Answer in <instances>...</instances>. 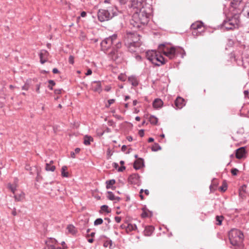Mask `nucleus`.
<instances>
[{
  "label": "nucleus",
  "instance_id": "obj_43",
  "mask_svg": "<svg viewBox=\"0 0 249 249\" xmlns=\"http://www.w3.org/2000/svg\"><path fill=\"white\" fill-rule=\"evenodd\" d=\"M56 242H57V241L55 239H54L53 238H49L45 242L46 244H48V243L54 244V243H55Z\"/></svg>",
  "mask_w": 249,
  "mask_h": 249
},
{
  "label": "nucleus",
  "instance_id": "obj_39",
  "mask_svg": "<svg viewBox=\"0 0 249 249\" xmlns=\"http://www.w3.org/2000/svg\"><path fill=\"white\" fill-rule=\"evenodd\" d=\"M101 210L106 212L107 213H109L111 212V210L109 209L108 206L106 205H103L101 207Z\"/></svg>",
  "mask_w": 249,
  "mask_h": 249
},
{
  "label": "nucleus",
  "instance_id": "obj_62",
  "mask_svg": "<svg viewBox=\"0 0 249 249\" xmlns=\"http://www.w3.org/2000/svg\"><path fill=\"white\" fill-rule=\"evenodd\" d=\"M40 84H38L36 85V92L37 93H40Z\"/></svg>",
  "mask_w": 249,
  "mask_h": 249
},
{
  "label": "nucleus",
  "instance_id": "obj_59",
  "mask_svg": "<svg viewBox=\"0 0 249 249\" xmlns=\"http://www.w3.org/2000/svg\"><path fill=\"white\" fill-rule=\"evenodd\" d=\"M29 88V85L28 84H25L24 86L22 87V89L27 90Z\"/></svg>",
  "mask_w": 249,
  "mask_h": 249
},
{
  "label": "nucleus",
  "instance_id": "obj_12",
  "mask_svg": "<svg viewBox=\"0 0 249 249\" xmlns=\"http://www.w3.org/2000/svg\"><path fill=\"white\" fill-rule=\"evenodd\" d=\"M247 151L245 147H241L235 150V157L238 159H241L246 157Z\"/></svg>",
  "mask_w": 249,
  "mask_h": 249
},
{
  "label": "nucleus",
  "instance_id": "obj_15",
  "mask_svg": "<svg viewBox=\"0 0 249 249\" xmlns=\"http://www.w3.org/2000/svg\"><path fill=\"white\" fill-rule=\"evenodd\" d=\"M49 53L46 50H41L39 53L40 62L41 64H44L47 61V57Z\"/></svg>",
  "mask_w": 249,
  "mask_h": 249
},
{
  "label": "nucleus",
  "instance_id": "obj_56",
  "mask_svg": "<svg viewBox=\"0 0 249 249\" xmlns=\"http://www.w3.org/2000/svg\"><path fill=\"white\" fill-rule=\"evenodd\" d=\"M115 101L114 99H109L108 100V106H107V107H109L111 104H113Z\"/></svg>",
  "mask_w": 249,
  "mask_h": 249
},
{
  "label": "nucleus",
  "instance_id": "obj_16",
  "mask_svg": "<svg viewBox=\"0 0 249 249\" xmlns=\"http://www.w3.org/2000/svg\"><path fill=\"white\" fill-rule=\"evenodd\" d=\"M92 89L95 92L100 93L102 91V87L100 81H95L92 82Z\"/></svg>",
  "mask_w": 249,
  "mask_h": 249
},
{
  "label": "nucleus",
  "instance_id": "obj_63",
  "mask_svg": "<svg viewBox=\"0 0 249 249\" xmlns=\"http://www.w3.org/2000/svg\"><path fill=\"white\" fill-rule=\"evenodd\" d=\"M47 245L48 246V249H56L54 245H51L50 243H48Z\"/></svg>",
  "mask_w": 249,
  "mask_h": 249
},
{
  "label": "nucleus",
  "instance_id": "obj_7",
  "mask_svg": "<svg viewBox=\"0 0 249 249\" xmlns=\"http://www.w3.org/2000/svg\"><path fill=\"white\" fill-rule=\"evenodd\" d=\"M229 238L232 245L239 246L244 239V234H229Z\"/></svg>",
  "mask_w": 249,
  "mask_h": 249
},
{
  "label": "nucleus",
  "instance_id": "obj_18",
  "mask_svg": "<svg viewBox=\"0 0 249 249\" xmlns=\"http://www.w3.org/2000/svg\"><path fill=\"white\" fill-rule=\"evenodd\" d=\"M203 26V23L202 21H197L191 25V29L192 30H197L200 31Z\"/></svg>",
  "mask_w": 249,
  "mask_h": 249
},
{
  "label": "nucleus",
  "instance_id": "obj_14",
  "mask_svg": "<svg viewBox=\"0 0 249 249\" xmlns=\"http://www.w3.org/2000/svg\"><path fill=\"white\" fill-rule=\"evenodd\" d=\"M230 57L231 61H232V59H233L234 61L237 63L238 65H239V66H243L244 65L243 58L241 57V59H238L237 57V56L234 52H231L230 54Z\"/></svg>",
  "mask_w": 249,
  "mask_h": 249
},
{
  "label": "nucleus",
  "instance_id": "obj_2",
  "mask_svg": "<svg viewBox=\"0 0 249 249\" xmlns=\"http://www.w3.org/2000/svg\"><path fill=\"white\" fill-rule=\"evenodd\" d=\"M168 43H164L159 45V50L170 59H174L178 54L181 55L182 58L185 55L186 53L182 48H177L174 46H170Z\"/></svg>",
  "mask_w": 249,
  "mask_h": 249
},
{
  "label": "nucleus",
  "instance_id": "obj_32",
  "mask_svg": "<svg viewBox=\"0 0 249 249\" xmlns=\"http://www.w3.org/2000/svg\"><path fill=\"white\" fill-rule=\"evenodd\" d=\"M66 170H67V167L66 166H63L61 168V176L63 177L67 178L69 177V173L66 172Z\"/></svg>",
  "mask_w": 249,
  "mask_h": 249
},
{
  "label": "nucleus",
  "instance_id": "obj_55",
  "mask_svg": "<svg viewBox=\"0 0 249 249\" xmlns=\"http://www.w3.org/2000/svg\"><path fill=\"white\" fill-rule=\"evenodd\" d=\"M69 62L71 64H73L74 63V57L73 56L70 55L69 56Z\"/></svg>",
  "mask_w": 249,
  "mask_h": 249
},
{
  "label": "nucleus",
  "instance_id": "obj_24",
  "mask_svg": "<svg viewBox=\"0 0 249 249\" xmlns=\"http://www.w3.org/2000/svg\"><path fill=\"white\" fill-rule=\"evenodd\" d=\"M218 185V182L215 178L212 180V184L210 186V189L211 192H214L216 190Z\"/></svg>",
  "mask_w": 249,
  "mask_h": 249
},
{
  "label": "nucleus",
  "instance_id": "obj_38",
  "mask_svg": "<svg viewBox=\"0 0 249 249\" xmlns=\"http://www.w3.org/2000/svg\"><path fill=\"white\" fill-rule=\"evenodd\" d=\"M107 197L109 200H115V196H114V194L112 192L108 191L107 192Z\"/></svg>",
  "mask_w": 249,
  "mask_h": 249
},
{
  "label": "nucleus",
  "instance_id": "obj_1",
  "mask_svg": "<svg viewBox=\"0 0 249 249\" xmlns=\"http://www.w3.org/2000/svg\"><path fill=\"white\" fill-rule=\"evenodd\" d=\"M149 11H150L149 8ZM149 18L150 11L148 12L146 8H142L135 11L130 20V24L134 28L139 29L147 24Z\"/></svg>",
  "mask_w": 249,
  "mask_h": 249
},
{
  "label": "nucleus",
  "instance_id": "obj_60",
  "mask_svg": "<svg viewBox=\"0 0 249 249\" xmlns=\"http://www.w3.org/2000/svg\"><path fill=\"white\" fill-rule=\"evenodd\" d=\"M125 169V167L124 166H122L120 167H119L118 169V171L121 172H123Z\"/></svg>",
  "mask_w": 249,
  "mask_h": 249
},
{
  "label": "nucleus",
  "instance_id": "obj_4",
  "mask_svg": "<svg viewBox=\"0 0 249 249\" xmlns=\"http://www.w3.org/2000/svg\"><path fill=\"white\" fill-rule=\"evenodd\" d=\"M116 9L110 10L99 9L97 12L98 19L100 22L108 21L117 15Z\"/></svg>",
  "mask_w": 249,
  "mask_h": 249
},
{
  "label": "nucleus",
  "instance_id": "obj_11",
  "mask_svg": "<svg viewBox=\"0 0 249 249\" xmlns=\"http://www.w3.org/2000/svg\"><path fill=\"white\" fill-rule=\"evenodd\" d=\"M174 107L177 109H181L185 105V101L183 98L178 96L174 101Z\"/></svg>",
  "mask_w": 249,
  "mask_h": 249
},
{
  "label": "nucleus",
  "instance_id": "obj_53",
  "mask_svg": "<svg viewBox=\"0 0 249 249\" xmlns=\"http://www.w3.org/2000/svg\"><path fill=\"white\" fill-rule=\"evenodd\" d=\"M42 179V176H41L40 175L39 172L38 171H37V177H36V181H39Z\"/></svg>",
  "mask_w": 249,
  "mask_h": 249
},
{
  "label": "nucleus",
  "instance_id": "obj_52",
  "mask_svg": "<svg viewBox=\"0 0 249 249\" xmlns=\"http://www.w3.org/2000/svg\"><path fill=\"white\" fill-rule=\"evenodd\" d=\"M244 15H246L247 14V16L249 18V8L246 9L244 11H240Z\"/></svg>",
  "mask_w": 249,
  "mask_h": 249
},
{
  "label": "nucleus",
  "instance_id": "obj_46",
  "mask_svg": "<svg viewBox=\"0 0 249 249\" xmlns=\"http://www.w3.org/2000/svg\"><path fill=\"white\" fill-rule=\"evenodd\" d=\"M82 222L84 223V224L85 225V228H82L81 229V231L84 232V231L85 230L86 231L87 233H88L89 232L90 229L89 228H87V223L86 222V221Z\"/></svg>",
  "mask_w": 249,
  "mask_h": 249
},
{
  "label": "nucleus",
  "instance_id": "obj_44",
  "mask_svg": "<svg viewBox=\"0 0 249 249\" xmlns=\"http://www.w3.org/2000/svg\"><path fill=\"white\" fill-rule=\"evenodd\" d=\"M103 219L101 218H99L96 219L94 221V225L97 226V225L102 224L103 223Z\"/></svg>",
  "mask_w": 249,
  "mask_h": 249
},
{
  "label": "nucleus",
  "instance_id": "obj_27",
  "mask_svg": "<svg viewBox=\"0 0 249 249\" xmlns=\"http://www.w3.org/2000/svg\"><path fill=\"white\" fill-rule=\"evenodd\" d=\"M224 219V217L223 215H217L215 217L216 224L218 226L222 225L223 220Z\"/></svg>",
  "mask_w": 249,
  "mask_h": 249
},
{
  "label": "nucleus",
  "instance_id": "obj_57",
  "mask_svg": "<svg viewBox=\"0 0 249 249\" xmlns=\"http://www.w3.org/2000/svg\"><path fill=\"white\" fill-rule=\"evenodd\" d=\"M25 168L26 170L30 171L31 174H33V172H32L33 169L30 166V165H26Z\"/></svg>",
  "mask_w": 249,
  "mask_h": 249
},
{
  "label": "nucleus",
  "instance_id": "obj_30",
  "mask_svg": "<svg viewBox=\"0 0 249 249\" xmlns=\"http://www.w3.org/2000/svg\"><path fill=\"white\" fill-rule=\"evenodd\" d=\"M93 141V139L91 136L86 135L84 137V143L86 145H88L90 144V142Z\"/></svg>",
  "mask_w": 249,
  "mask_h": 249
},
{
  "label": "nucleus",
  "instance_id": "obj_47",
  "mask_svg": "<svg viewBox=\"0 0 249 249\" xmlns=\"http://www.w3.org/2000/svg\"><path fill=\"white\" fill-rule=\"evenodd\" d=\"M192 34L193 36H198L201 34V32L203 31V30H192Z\"/></svg>",
  "mask_w": 249,
  "mask_h": 249
},
{
  "label": "nucleus",
  "instance_id": "obj_10",
  "mask_svg": "<svg viewBox=\"0 0 249 249\" xmlns=\"http://www.w3.org/2000/svg\"><path fill=\"white\" fill-rule=\"evenodd\" d=\"M128 181L130 184L139 185L141 181L138 174H132L128 178Z\"/></svg>",
  "mask_w": 249,
  "mask_h": 249
},
{
  "label": "nucleus",
  "instance_id": "obj_40",
  "mask_svg": "<svg viewBox=\"0 0 249 249\" xmlns=\"http://www.w3.org/2000/svg\"><path fill=\"white\" fill-rule=\"evenodd\" d=\"M228 233H243L242 231H241L240 230H239L238 229L236 228H233L231 229Z\"/></svg>",
  "mask_w": 249,
  "mask_h": 249
},
{
  "label": "nucleus",
  "instance_id": "obj_25",
  "mask_svg": "<svg viewBox=\"0 0 249 249\" xmlns=\"http://www.w3.org/2000/svg\"><path fill=\"white\" fill-rule=\"evenodd\" d=\"M140 47H136L135 45L131 44H128V51L131 53H135L137 51Z\"/></svg>",
  "mask_w": 249,
  "mask_h": 249
},
{
  "label": "nucleus",
  "instance_id": "obj_37",
  "mask_svg": "<svg viewBox=\"0 0 249 249\" xmlns=\"http://www.w3.org/2000/svg\"><path fill=\"white\" fill-rule=\"evenodd\" d=\"M95 234H86V238L89 243H92L94 241L93 238Z\"/></svg>",
  "mask_w": 249,
  "mask_h": 249
},
{
  "label": "nucleus",
  "instance_id": "obj_31",
  "mask_svg": "<svg viewBox=\"0 0 249 249\" xmlns=\"http://www.w3.org/2000/svg\"><path fill=\"white\" fill-rule=\"evenodd\" d=\"M158 121V118L154 116V115H151L149 118V121L152 124H157Z\"/></svg>",
  "mask_w": 249,
  "mask_h": 249
},
{
  "label": "nucleus",
  "instance_id": "obj_48",
  "mask_svg": "<svg viewBox=\"0 0 249 249\" xmlns=\"http://www.w3.org/2000/svg\"><path fill=\"white\" fill-rule=\"evenodd\" d=\"M8 187L13 193V194H15V191L16 190L15 186L9 183L8 184Z\"/></svg>",
  "mask_w": 249,
  "mask_h": 249
},
{
  "label": "nucleus",
  "instance_id": "obj_36",
  "mask_svg": "<svg viewBox=\"0 0 249 249\" xmlns=\"http://www.w3.org/2000/svg\"><path fill=\"white\" fill-rule=\"evenodd\" d=\"M227 189V184L225 181L223 182L222 186L219 188V190L222 192H225Z\"/></svg>",
  "mask_w": 249,
  "mask_h": 249
},
{
  "label": "nucleus",
  "instance_id": "obj_58",
  "mask_svg": "<svg viewBox=\"0 0 249 249\" xmlns=\"http://www.w3.org/2000/svg\"><path fill=\"white\" fill-rule=\"evenodd\" d=\"M144 130L143 129H141L139 131V135L141 137H142L144 134Z\"/></svg>",
  "mask_w": 249,
  "mask_h": 249
},
{
  "label": "nucleus",
  "instance_id": "obj_45",
  "mask_svg": "<svg viewBox=\"0 0 249 249\" xmlns=\"http://www.w3.org/2000/svg\"><path fill=\"white\" fill-rule=\"evenodd\" d=\"M141 215L142 218L151 217L150 216V213L148 211H145L144 212H142Z\"/></svg>",
  "mask_w": 249,
  "mask_h": 249
},
{
  "label": "nucleus",
  "instance_id": "obj_26",
  "mask_svg": "<svg viewBox=\"0 0 249 249\" xmlns=\"http://www.w3.org/2000/svg\"><path fill=\"white\" fill-rule=\"evenodd\" d=\"M14 198L17 201H21L24 198V194L21 192L19 194H15Z\"/></svg>",
  "mask_w": 249,
  "mask_h": 249
},
{
  "label": "nucleus",
  "instance_id": "obj_6",
  "mask_svg": "<svg viewBox=\"0 0 249 249\" xmlns=\"http://www.w3.org/2000/svg\"><path fill=\"white\" fill-rule=\"evenodd\" d=\"M128 39L130 42L128 44H133L136 47H140L142 42L140 41V36L136 33H129L127 34Z\"/></svg>",
  "mask_w": 249,
  "mask_h": 249
},
{
  "label": "nucleus",
  "instance_id": "obj_3",
  "mask_svg": "<svg viewBox=\"0 0 249 249\" xmlns=\"http://www.w3.org/2000/svg\"><path fill=\"white\" fill-rule=\"evenodd\" d=\"M239 22V16L235 14L233 16L225 19L222 24V26L227 31L233 30L238 28Z\"/></svg>",
  "mask_w": 249,
  "mask_h": 249
},
{
  "label": "nucleus",
  "instance_id": "obj_64",
  "mask_svg": "<svg viewBox=\"0 0 249 249\" xmlns=\"http://www.w3.org/2000/svg\"><path fill=\"white\" fill-rule=\"evenodd\" d=\"M62 89H55L54 90V92L56 94H59L61 93Z\"/></svg>",
  "mask_w": 249,
  "mask_h": 249
},
{
  "label": "nucleus",
  "instance_id": "obj_28",
  "mask_svg": "<svg viewBox=\"0 0 249 249\" xmlns=\"http://www.w3.org/2000/svg\"><path fill=\"white\" fill-rule=\"evenodd\" d=\"M106 238V237H105ZM107 240L105 241H104L103 246L105 248H107L109 246V248L110 249H112V240L109 239L108 238H107Z\"/></svg>",
  "mask_w": 249,
  "mask_h": 249
},
{
  "label": "nucleus",
  "instance_id": "obj_23",
  "mask_svg": "<svg viewBox=\"0 0 249 249\" xmlns=\"http://www.w3.org/2000/svg\"><path fill=\"white\" fill-rule=\"evenodd\" d=\"M128 82L133 86H137L138 85V81L136 78L134 76L129 77L128 78Z\"/></svg>",
  "mask_w": 249,
  "mask_h": 249
},
{
  "label": "nucleus",
  "instance_id": "obj_61",
  "mask_svg": "<svg viewBox=\"0 0 249 249\" xmlns=\"http://www.w3.org/2000/svg\"><path fill=\"white\" fill-rule=\"evenodd\" d=\"M247 188V185L245 184L243 185L239 189H241V191L244 193L246 192L245 189Z\"/></svg>",
  "mask_w": 249,
  "mask_h": 249
},
{
  "label": "nucleus",
  "instance_id": "obj_49",
  "mask_svg": "<svg viewBox=\"0 0 249 249\" xmlns=\"http://www.w3.org/2000/svg\"><path fill=\"white\" fill-rule=\"evenodd\" d=\"M231 172L233 176H236L239 172V170L236 168H232L231 169Z\"/></svg>",
  "mask_w": 249,
  "mask_h": 249
},
{
  "label": "nucleus",
  "instance_id": "obj_35",
  "mask_svg": "<svg viewBox=\"0 0 249 249\" xmlns=\"http://www.w3.org/2000/svg\"><path fill=\"white\" fill-rule=\"evenodd\" d=\"M161 146L158 143H155L151 147L152 151L156 152L161 149Z\"/></svg>",
  "mask_w": 249,
  "mask_h": 249
},
{
  "label": "nucleus",
  "instance_id": "obj_42",
  "mask_svg": "<svg viewBox=\"0 0 249 249\" xmlns=\"http://www.w3.org/2000/svg\"><path fill=\"white\" fill-rule=\"evenodd\" d=\"M67 229L71 233H75V227L72 225H69L67 226Z\"/></svg>",
  "mask_w": 249,
  "mask_h": 249
},
{
  "label": "nucleus",
  "instance_id": "obj_5",
  "mask_svg": "<svg viewBox=\"0 0 249 249\" xmlns=\"http://www.w3.org/2000/svg\"><path fill=\"white\" fill-rule=\"evenodd\" d=\"M117 37L116 34H114L111 36L104 39L100 43L101 50L104 52L107 51L112 48L113 43L116 41Z\"/></svg>",
  "mask_w": 249,
  "mask_h": 249
},
{
  "label": "nucleus",
  "instance_id": "obj_54",
  "mask_svg": "<svg viewBox=\"0 0 249 249\" xmlns=\"http://www.w3.org/2000/svg\"><path fill=\"white\" fill-rule=\"evenodd\" d=\"M118 79L122 81H125L126 80L125 76L121 74L118 76Z\"/></svg>",
  "mask_w": 249,
  "mask_h": 249
},
{
  "label": "nucleus",
  "instance_id": "obj_34",
  "mask_svg": "<svg viewBox=\"0 0 249 249\" xmlns=\"http://www.w3.org/2000/svg\"><path fill=\"white\" fill-rule=\"evenodd\" d=\"M45 169L48 171L53 172L55 169V166L54 165H52L50 163H46Z\"/></svg>",
  "mask_w": 249,
  "mask_h": 249
},
{
  "label": "nucleus",
  "instance_id": "obj_8",
  "mask_svg": "<svg viewBox=\"0 0 249 249\" xmlns=\"http://www.w3.org/2000/svg\"><path fill=\"white\" fill-rule=\"evenodd\" d=\"M157 52L153 50H149L146 52V58L151 62L155 66H160V65L155 62V60L157 55Z\"/></svg>",
  "mask_w": 249,
  "mask_h": 249
},
{
  "label": "nucleus",
  "instance_id": "obj_19",
  "mask_svg": "<svg viewBox=\"0 0 249 249\" xmlns=\"http://www.w3.org/2000/svg\"><path fill=\"white\" fill-rule=\"evenodd\" d=\"M116 183V181L114 179L107 180L106 181V188L107 189H111L112 190H114L116 189V187L113 186Z\"/></svg>",
  "mask_w": 249,
  "mask_h": 249
},
{
  "label": "nucleus",
  "instance_id": "obj_41",
  "mask_svg": "<svg viewBox=\"0 0 249 249\" xmlns=\"http://www.w3.org/2000/svg\"><path fill=\"white\" fill-rule=\"evenodd\" d=\"M49 85L48 86V88L50 90H53V87L55 85V82L53 80H48Z\"/></svg>",
  "mask_w": 249,
  "mask_h": 249
},
{
  "label": "nucleus",
  "instance_id": "obj_13",
  "mask_svg": "<svg viewBox=\"0 0 249 249\" xmlns=\"http://www.w3.org/2000/svg\"><path fill=\"white\" fill-rule=\"evenodd\" d=\"M108 57L113 61H117L120 57L119 52L112 49V50L108 53Z\"/></svg>",
  "mask_w": 249,
  "mask_h": 249
},
{
  "label": "nucleus",
  "instance_id": "obj_50",
  "mask_svg": "<svg viewBox=\"0 0 249 249\" xmlns=\"http://www.w3.org/2000/svg\"><path fill=\"white\" fill-rule=\"evenodd\" d=\"M79 38L82 41H84L86 38V36L83 32H81V34L79 36Z\"/></svg>",
  "mask_w": 249,
  "mask_h": 249
},
{
  "label": "nucleus",
  "instance_id": "obj_51",
  "mask_svg": "<svg viewBox=\"0 0 249 249\" xmlns=\"http://www.w3.org/2000/svg\"><path fill=\"white\" fill-rule=\"evenodd\" d=\"M142 212H144L145 211H148L150 213V216H152V215H153L152 212L150 211L149 210H148L145 206L142 208Z\"/></svg>",
  "mask_w": 249,
  "mask_h": 249
},
{
  "label": "nucleus",
  "instance_id": "obj_9",
  "mask_svg": "<svg viewBox=\"0 0 249 249\" xmlns=\"http://www.w3.org/2000/svg\"><path fill=\"white\" fill-rule=\"evenodd\" d=\"M131 5L133 9L136 10H140L142 8H146L144 7V5L146 4V0H131Z\"/></svg>",
  "mask_w": 249,
  "mask_h": 249
},
{
  "label": "nucleus",
  "instance_id": "obj_33",
  "mask_svg": "<svg viewBox=\"0 0 249 249\" xmlns=\"http://www.w3.org/2000/svg\"><path fill=\"white\" fill-rule=\"evenodd\" d=\"M154 230V227L153 226H148L145 227L144 231L146 232V233H152Z\"/></svg>",
  "mask_w": 249,
  "mask_h": 249
},
{
  "label": "nucleus",
  "instance_id": "obj_29",
  "mask_svg": "<svg viewBox=\"0 0 249 249\" xmlns=\"http://www.w3.org/2000/svg\"><path fill=\"white\" fill-rule=\"evenodd\" d=\"M137 229V227L135 225H132L131 224H128L126 228V231L128 233L132 231H135Z\"/></svg>",
  "mask_w": 249,
  "mask_h": 249
},
{
  "label": "nucleus",
  "instance_id": "obj_21",
  "mask_svg": "<svg viewBox=\"0 0 249 249\" xmlns=\"http://www.w3.org/2000/svg\"><path fill=\"white\" fill-rule=\"evenodd\" d=\"M155 61L159 62L160 63L159 64L160 66L165 64L167 61V60H165L164 57H163L161 55L158 53L155 60Z\"/></svg>",
  "mask_w": 249,
  "mask_h": 249
},
{
  "label": "nucleus",
  "instance_id": "obj_22",
  "mask_svg": "<svg viewBox=\"0 0 249 249\" xmlns=\"http://www.w3.org/2000/svg\"><path fill=\"white\" fill-rule=\"evenodd\" d=\"M163 102L160 99L157 98L153 102V106L154 108H160L162 106Z\"/></svg>",
  "mask_w": 249,
  "mask_h": 249
},
{
  "label": "nucleus",
  "instance_id": "obj_20",
  "mask_svg": "<svg viewBox=\"0 0 249 249\" xmlns=\"http://www.w3.org/2000/svg\"><path fill=\"white\" fill-rule=\"evenodd\" d=\"M122 44L121 41H120L117 37L116 41L113 43L112 49L119 52V49L122 47Z\"/></svg>",
  "mask_w": 249,
  "mask_h": 249
},
{
  "label": "nucleus",
  "instance_id": "obj_17",
  "mask_svg": "<svg viewBox=\"0 0 249 249\" xmlns=\"http://www.w3.org/2000/svg\"><path fill=\"white\" fill-rule=\"evenodd\" d=\"M143 166H144V160L142 158H138L134 162L133 167L136 170H139Z\"/></svg>",
  "mask_w": 249,
  "mask_h": 249
}]
</instances>
